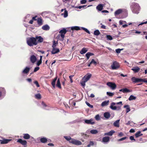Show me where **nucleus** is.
I'll list each match as a JSON object with an SVG mask.
<instances>
[{
	"label": "nucleus",
	"instance_id": "obj_1",
	"mask_svg": "<svg viewBox=\"0 0 147 147\" xmlns=\"http://www.w3.org/2000/svg\"><path fill=\"white\" fill-rule=\"evenodd\" d=\"M63 137L69 143L77 145L82 144V142L80 141L72 138L70 136H64Z\"/></svg>",
	"mask_w": 147,
	"mask_h": 147
},
{
	"label": "nucleus",
	"instance_id": "obj_2",
	"mask_svg": "<svg viewBox=\"0 0 147 147\" xmlns=\"http://www.w3.org/2000/svg\"><path fill=\"white\" fill-rule=\"evenodd\" d=\"M26 41L27 44L30 47L36 45L37 44V41L34 37L28 38H27Z\"/></svg>",
	"mask_w": 147,
	"mask_h": 147
},
{
	"label": "nucleus",
	"instance_id": "obj_3",
	"mask_svg": "<svg viewBox=\"0 0 147 147\" xmlns=\"http://www.w3.org/2000/svg\"><path fill=\"white\" fill-rule=\"evenodd\" d=\"M132 4L131 6L133 12L135 13L138 14L140 9V6L137 3H133Z\"/></svg>",
	"mask_w": 147,
	"mask_h": 147
},
{
	"label": "nucleus",
	"instance_id": "obj_4",
	"mask_svg": "<svg viewBox=\"0 0 147 147\" xmlns=\"http://www.w3.org/2000/svg\"><path fill=\"white\" fill-rule=\"evenodd\" d=\"M82 29L85 31L86 32H87L89 34H90V32L86 28L83 27H80L78 26H72L71 27V29L72 30H78L81 29Z\"/></svg>",
	"mask_w": 147,
	"mask_h": 147
},
{
	"label": "nucleus",
	"instance_id": "obj_5",
	"mask_svg": "<svg viewBox=\"0 0 147 147\" xmlns=\"http://www.w3.org/2000/svg\"><path fill=\"white\" fill-rule=\"evenodd\" d=\"M115 102H113L111 104L110 106V108L113 110H119L121 109V107L119 106L116 107L115 106Z\"/></svg>",
	"mask_w": 147,
	"mask_h": 147
},
{
	"label": "nucleus",
	"instance_id": "obj_6",
	"mask_svg": "<svg viewBox=\"0 0 147 147\" xmlns=\"http://www.w3.org/2000/svg\"><path fill=\"white\" fill-rule=\"evenodd\" d=\"M84 123L87 124L93 125L95 123V121L93 119H84Z\"/></svg>",
	"mask_w": 147,
	"mask_h": 147
},
{
	"label": "nucleus",
	"instance_id": "obj_7",
	"mask_svg": "<svg viewBox=\"0 0 147 147\" xmlns=\"http://www.w3.org/2000/svg\"><path fill=\"white\" fill-rule=\"evenodd\" d=\"M119 63L116 61H114L111 65V67L113 69H116L119 67Z\"/></svg>",
	"mask_w": 147,
	"mask_h": 147
},
{
	"label": "nucleus",
	"instance_id": "obj_8",
	"mask_svg": "<svg viewBox=\"0 0 147 147\" xmlns=\"http://www.w3.org/2000/svg\"><path fill=\"white\" fill-rule=\"evenodd\" d=\"M107 85L109 86L112 90H115L116 87V85L115 83L110 82H109L107 83Z\"/></svg>",
	"mask_w": 147,
	"mask_h": 147
},
{
	"label": "nucleus",
	"instance_id": "obj_9",
	"mask_svg": "<svg viewBox=\"0 0 147 147\" xmlns=\"http://www.w3.org/2000/svg\"><path fill=\"white\" fill-rule=\"evenodd\" d=\"M67 32V31L65 29L63 28V29L60 30L59 33L60 34V35L61 38H64L65 35Z\"/></svg>",
	"mask_w": 147,
	"mask_h": 147
},
{
	"label": "nucleus",
	"instance_id": "obj_10",
	"mask_svg": "<svg viewBox=\"0 0 147 147\" xmlns=\"http://www.w3.org/2000/svg\"><path fill=\"white\" fill-rule=\"evenodd\" d=\"M110 138L109 136L104 137L102 139V142L104 144H106L109 141Z\"/></svg>",
	"mask_w": 147,
	"mask_h": 147
},
{
	"label": "nucleus",
	"instance_id": "obj_11",
	"mask_svg": "<svg viewBox=\"0 0 147 147\" xmlns=\"http://www.w3.org/2000/svg\"><path fill=\"white\" fill-rule=\"evenodd\" d=\"M91 76V74H89L87 75L84 76L82 79L83 81H84L85 82H86L90 78Z\"/></svg>",
	"mask_w": 147,
	"mask_h": 147
},
{
	"label": "nucleus",
	"instance_id": "obj_12",
	"mask_svg": "<svg viewBox=\"0 0 147 147\" xmlns=\"http://www.w3.org/2000/svg\"><path fill=\"white\" fill-rule=\"evenodd\" d=\"M30 70V68L28 67H26L22 71V73L27 74L28 73Z\"/></svg>",
	"mask_w": 147,
	"mask_h": 147
},
{
	"label": "nucleus",
	"instance_id": "obj_13",
	"mask_svg": "<svg viewBox=\"0 0 147 147\" xmlns=\"http://www.w3.org/2000/svg\"><path fill=\"white\" fill-rule=\"evenodd\" d=\"M35 38L36 40H37V43L42 42L43 41V38L41 36H36Z\"/></svg>",
	"mask_w": 147,
	"mask_h": 147
},
{
	"label": "nucleus",
	"instance_id": "obj_14",
	"mask_svg": "<svg viewBox=\"0 0 147 147\" xmlns=\"http://www.w3.org/2000/svg\"><path fill=\"white\" fill-rule=\"evenodd\" d=\"M36 57L34 55H32L30 56V60L32 63H34L36 61Z\"/></svg>",
	"mask_w": 147,
	"mask_h": 147
},
{
	"label": "nucleus",
	"instance_id": "obj_15",
	"mask_svg": "<svg viewBox=\"0 0 147 147\" xmlns=\"http://www.w3.org/2000/svg\"><path fill=\"white\" fill-rule=\"evenodd\" d=\"M59 52V49L56 47L53 48V49L51 51V53L53 54H54L57 53Z\"/></svg>",
	"mask_w": 147,
	"mask_h": 147
},
{
	"label": "nucleus",
	"instance_id": "obj_16",
	"mask_svg": "<svg viewBox=\"0 0 147 147\" xmlns=\"http://www.w3.org/2000/svg\"><path fill=\"white\" fill-rule=\"evenodd\" d=\"M18 142H19L23 145H26L27 143L26 141L25 140H23L21 139H18L17 141Z\"/></svg>",
	"mask_w": 147,
	"mask_h": 147
},
{
	"label": "nucleus",
	"instance_id": "obj_17",
	"mask_svg": "<svg viewBox=\"0 0 147 147\" xmlns=\"http://www.w3.org/2000/svg\"><path fill=\"white\" fill-rule=\"evenodd\" d=\"M11 140L7 139H3V140H0V143L1 144H6L11 141Z\"/></svg>",
	"mask_w": 147,
	"mask_h": 147
},
{
	"label": "nucleus",
	"instance_id": "obj_18",
	"mask_svg": "<svg viewBox=\"0 0 147 147\" xmlns=\"http://www.w3.org/2000/svg\"><path fill=\"white\" fill-rule=\"evenodd\" d=\"M105 5L103 4H100L96 7V9L99 11H101L103 9V7Z\"/></svg>",
	"mask_w": 147,
	"mask_h": 147
},
{
	"label": "nucleus",
	"instance_id": "obj_19",
	"mask_svg": "<svg viewBox=\"0 0 147 147\" xmlns=\"http://www.w3.org/2000/svg\"><path fill=\"white\" fill-rule=\"evenodd\" d=\"M115 132L114 130H112L108 132L105 133L104 135L112 136Z\"/></svg>",
	"mask_w": 147,
	"mask_h": 147
},
{
	"label": "nucleus",
	"instance_id": "obj_20",
	"mask_svg": "<svg viewBox=\"0 0 147 147\" xmlns=\"http://www.w3.org/2000/svg\"><path fill=\"white\" fill-rule=\"evenodd\" d=\"M123 11L122 9H119L116 10L115 12V15L116 16L117 15H119Z\"/></svg>",
	"mask_w": 147,
	"mask_h": 147
},
{
	"label": "nucleus",
	"instance_id": "obj_21",
	"mask_svg": "<svg viewBox=\"0 0 147 147\" xmlns=\"http://www.w3.org/2000/svg\"><path fill=\"white\" fill-rule=\"evenodd\" d=\"M109 103V100H106L102 102L101 104V106L102 107H104L105 106H107L108 105Z\"/></svg>",
	"mask_w": 147,
	"mask_h": 147
},
{
	"label": "nucleus",
	"instance_id": "obj_22",
	"mask_svg": "<svg viewBox=\"0 0 147 147\" xmlns=\"http://www.w3.org/2000/svg\"><path fill=\"white\" fill-rule=\"evenodd\" d=\"M41 104L44 109L47 110L50 109L49 107L44 102H42Z\"/></svg>",
	"mask_w": 147,
	"mask_h": 147
},
{
	"label": "nucleus",
	"instance_id": "obj_23",
	"mask_svg": "<svg viewBox=\"0 0 147 147\" xmlns=\"http://www.w3.org/2000/svg\"><path fill=\"white\" fill-rule=\"evenodd\" d=\"M143 82L145 83H147V79H141L137 78V82Z\"/></svg>",
	"mask_w": 147,
	"mask_h": 147
},
{
	"label": "nucleus",
	"instance_id": "obj_24",
	"mask_svg": "<svg viewBox=\"0 0 147 147\" xmlns=\"http://www.w3.org/2000/svg\"><path fill=\"white\" fill-rule=\"evenodd\" d=\"M104 116L105 118L108 119L110 117L111 115L109 112H106L104 113Z\"/></svg>",
	"mask_w": 147,
	"mask_h": 147
},
{
	"label": "nucleus",
	"instance_id": "obj_25",
	"mask_svg": "<svg viewBox=\"0 0 147 147\" xmlns=\"http://www.w3.org/2000/svg\"><path fill=\"white\" fill-rule=\"evenodd\" d=\"M42 28L44 30H48L50 29V27L48 25L46 24L43 26Z\"/></svg>",
	"mask_w": 147,
	"mask_h": 147
},
{
	"label": "nucleus",
	"instance_id": "obj_26",
	"mask_svg": "<svg viewBox=\"0 0 147 147\" xmlns=\"http://www.w3.org/2000/svg\"><path fill=\"white\" fill-rule=\"evenodd\" d=\"M120 121V120H117L115 121L113 123V125L114 126L117 127H119V122Z\"/></svg>",
	"mask_w": 147,
	"mask_h": 147
},
{
	"label": "nucleus",
	"instance_id": "obj_27",
	"mask_svg": "<svg viewBox=\"0 0 147 147\" xmlns=\"http://www.w3.org/2000/svg\"><path fill=\"white\" fill-rule=\"evenodd\" d=\"M131 70L134 71L135 73L138 72L140 70V68L138 67H133L131 69Z\"/></svg>",
	"mask_w": 147,
	"mask_h": 147
},
{
	"label": "nucleus",
	"instance_id": "obj_28",
	"mask_svg": "<svg viewBox=\"0 0 147 147\" xmlns=\"http://www.w3.org/2000/svg\"><path fill=\"white\" fill-rule=\"evenodd\" d=\"M40 140L42 143H45L47 142V139L46 138L42 137L40 138Z\"/></svg>",
	"mask_w": 147,
	"mask_h": 147
},
{
	"label": "nucleus",
	"instance_id": "obj_29",
	"mask_svg": "<svg viewBox=\"0 0 147 147\" xmlns=\"http://www.w3.org/2000/svg\"><path fill=\"white\" fill-rule=\"evenodd\" d=\"M88 51V49L86 48H83L80 52V54H83L86 53Z\"/></svg>",
	"mask_w": 147,
	"mask_h": 147
},
{
	"label": "nucleus",
	"instance_id": "obj_30",
	"mask_svg": "<svg viewBox=\"0 0 147 147\" xmlns=\"http://www.w3.org/2000/svg\"><path fill=\"white\" fill-rule=\"evenodd\" d=\"M23 135V138L25 139H28L30 138V136L28 134H24Z\"/></svg>",
	"mask_w": 147,
	"mask_h": 147
},
{
	"label": "nucleus",
	"instance_id": "obj_31",
	"mask_svg": "<svg viewBox=\"0 0 147 147\" xmlns=\"http://www.w3.org/2000/svg\"><path fill=\"white\" fill-rule=\"evenodd\" d=\"M94 55V54L93 53L90 52H88L86 54V56L87 57V59L88 60L89 59L90 56L93 55Z\"/></svg>",
	"mask_w": 147,
	"mask_h": 147
},
{
	"label": "nucleus",
	"instance_id": "obj_32",
	"mask_svg": "<svg viewBox=\"0 0 147 147\" xmlns=\"http://www.w3.org/2000/svg\"><path fill=\"white\" fill-rule=\"evenodd\" d=\"M65 11L64 13H63L61 14V15L63 16V17L64 18H66L68 16V12L65 9H64Z\"/></svg>",
	"mask_w": 147,
	"mask_h": 147
},
{
	"label": "nucleus",
	"instance_id": "obj_33",
	"mask_svg": "<svg viewBox=\"0 0 147 147\" xmlns=\"http://www.w3.org/2000/svg\"><path fill=\"white\" fill-rule=\"evenodd\" d=\"M90 133L93 134H95L98 133V131L96 129H92L90 131Z\"/></svg>",
	"mask_w": 147,
	"mask_h": 147
},
{
	"label": "nucleus",
	"instance_id": "obj_34",
	"mask_svg": "<svg viewBox=\"0 0 147 147\" xmlns=\"http://www.w3.org/2000/svg\"><path fill=\"white\" fill-rule=\"evenodd\" d=\"M56 86L60 88H61V85L60 84V80L59 79H58L57 82V83L56 84Z\"/></svg>",
	"mask_w": 147,
	"mask_h": 147
},
{
	"label": "nucleus",
	"instance_id": "obj_35",
	"mask_svg": "<svg viewBox=\"0 0 147 147\" xmlns=\"http://www.w3.org/2000/svg\"><path fill=\"white\" fill-rule=\"evenodd\" d=\"M124 108H126V112L127 113L129 112L130 111V109L129 107V106L128 105H125L124 106Z\"/></svg>",
	"mask_w": 147,
	"mask_h": 147
},
{
	"label": "nucleus",
	"instance_id": "obj_36",
	"mask_svg": "<svg viewBox=\"0 0 147 147\" xmlns=\"http://www.w3.org/2000/svg\"><path fill=\"white\" fill-rule=\"evenodd\" d=\"M37 22L38 24L40 26L42 24V20L41 18H38L37 20Z\"/></svg>",
	"mask_w": 147,
	"mask_h": 147
},
{
	"label": "nucleus",
	"instance_id": "obj_37",
	"mask_svg": "<svg viewBox=\"0 0 147 147\" xmlns=\"http://www.w3.org/2000/svg\"><path fill=\"white\" fill-rule=\"evenodd\" d=\"M57 77H56L53 80L52 82V84L53 86V87L54 88H55V83L56 81L57 80Z\"/></svg>",
	"mask_w": 147,
	"mask_h": 147
},
{
	"label": "nucleus",
	"instance_id": "obj_38",
	"mask_svg": "<svg viewBox=\"0 0 147 147\" xmlns=\"http://www.w3.org/2000/svg\"><path fill=\"white\" fill-rule=\"evenodd\" d=\"M136 98V97L133 95H131L129 98L128 99L129 100H135Z\"/></svg>",
	"mask_w": 147,
	"mask_h": 147
},
{
	"label": "nucleus",
	"instance_id": "obj_39",
	"mask_svg": "<svg viewBox=\"0 0 147 147\" xmlns=\"http://www.w3.org/2000/svg\"><path fill=\"white\" fill-rule=\"evenodd\" d=\"M35 97L36 98L38 99H40L41 98V96L40 94H35Z\"/></svg>",
	"mask_w": 147,
	"mask_h": 147
},
{
	"label": "nucleus",
	"instance_id": "obj_40",
	"mask_svg": "<svg viewBox=\"0 0 147 147\" xmlns=\"http://www.w3.org/2000/svg\"><path fill=\"white\" fill-rule=\"evenodd\" d=\"M94 34L96 36H98L100 34V32L98 30H96L94 32Z\"/></svg>",
	"mask_w": 147,
	"mask_h": 147
},
{
	"label": "nucleus",
	"instance_id": "obj_41",
	"mask_svg": "<svg viewBox=\"0 0 147 147\" xmlns=\"http://www.w3.org/2000/svg\"><path fill=\"white\" fill-rule=\"evenodd\" d=\"M94 118L97 121L100 120V115L98 114H97L95 116Z\"/></svg>",
	"mask_w": 147,
	"mask_h": 147
},
{
	"label": "nucleus",
	"instance_id": "obj_42",
	"mask_svg": "<svg viewBox=\"0 0 147 147\" xmlns=\"http://www.w3.org/2000/svg\"><path fill=\"white\" fill-rule=\"evenodd\" d=\"M86 82H85L84 81H83L82 80L80 82V84L83 87H85V83Z\"/></svg>",
	"mask_w": 147,
	"mask_h": 147
},
{
	"label": "nucleus",
	"instance_id": "obj_43",
	"mask_svg": "<svg viewBox=\"0 0 147 147\" xmlns=\"http://www.w3.org/2000/svg\"><path fill=\"white\" fill-rule=\"evenodd\" d=\"M60 36H61L60 35V34H59L56 37V38H57V39L60 40L61 41H63L64 40V38H60Z\"/></svg>",
	"mask_w": 147,
	"mask_h": 147
},
{
	"label": "nucleus",
	"instance_id": "obj_44",
	"mask_svg": "<svg viewBox=\"0 0 147 147\" xmlns=\"http://www.w3.org/2000/svg\"><path fill=\"white\" fill-rule=\"evenodd\" d=\"M86 6H87L86 5H82V6H79L77 7H76V8H78L79 9H81L82 8H83L85 7H86Z\"/></svg>",
	"mask_w": 147,
	"mask_h": 147
},
{
	"label": "nucleus",
	"instance_id": "obj_45",
	"mask_svg": "<svg viewBox=\"0 0 147 147\" xmlns=\"http://www.w3.org/2000/svg\"><path fill=\"white\" fill-rule=\"evenodd\" d=\"M107 94L109 96H112L114 95V93H113L109 92H107Z\"/></svg>",
	"mask_w": 147,
	"mask_h": 147
},
{
	"label": "nucleus",
	"instance_id": "obj_46",
	"mask_svg": "<svg viewBox=\"0 0 147 147\" xmlns=\"http://www.w3.org/2000/svg\"><path fill=\"white\" fill-rule=\"evenodd\" d=\"M132 81L135 83L137 82V78H136L134 77H133L131 78Z\"/></svg>",
	"mask_w": 147,
	"mask_h": 147
},
{
	"label": "nucleus",
	"instance_id": "obj_47",
	"mask_svg": "<svg viewBox=\"0 0 147 147\" xmlns=\"http://www.w3.org/2000/svg\"><path fill=\"white\" fill-rule=\"evenodd\" d=\"M57 43H58L57 42H56L55 40H54L53 41V45H52V47H55Z\"/></svg>",
	"mask_w": 147,
	"mask_h": 147
},
{
	"label": "nucleus",
	"instance_id": "obj_48",
	"mask_svg": "<svg viewBox=\"0 0 147 147\" xmlns=\"http://www.w3.org/2000/svg\"><path fill=\"white\" fill-rule=\"evenodd\" d=\"M140 131H138L136 132L135 134V136L136 138H138L140 136Z\"/></svg>",
	"mask_w": 147,
	"mask_h": 147
},
{
	"label": "nucleus",
	"instance_id": "obj_49",
	"mask_svg": "<svg viewBox=\"0 0 147 147\" xmlns=\"http://www.w3.org/2000/svg\"><path fill=\"white\" fill-rule=\"evenodd\" d=\"M90 64H93L95 65H96L97 63L96 62L94 61V59H92L90 62Z\"/></svg>",
	"mask_w": 147,
	"mask_h": 147
},
{
	"label": "nucleus",
	"instance_id": "obj_50",
	"mask_svg": "<svg viewBox=\"0 0 147 147\" xmlns=\"http://www.w3.org/2000/svg\"><path fill=\"white\" fill-rule=\"evenodd\" d=\"M107 38L108 40H111L113 39L112 37L110 35H108L107 36Z\"/></svg>",
	"mask_w": 147,
	"mask_h": 147
},
{
	"label": "nucleus",
	"instance_id": "obj_51",
	"mask_svg": "<svg viewBox=\"0 0 147 147\" xmlns=\"http://www.w3.org/2000/svg\"><path fill=\"white\" fill-rule=\"evenodd\" d=\"M123 50V49H118L116 50V52L117 53H120L121 52V51Z\"/></svg>",
	"mask_w": 147,
	"mask_h": 147
},
{
	"label": "nucleus",
	"instance_id": "obj_52",
	"mask_svg": "<svg viewBox=\"0 0 147 147\" xmlns=\"http://www.w3.org/2000/svg\"><path fill=\"white\" fill-rule=\"evenodd\" d=\"M126 138H127V137H124L122 138L121 139L118 140L117 141H122L124 140H125Z\"/></svg>",
	"mask_w": 147,
	"mask_h": 147
},
{
	"label": "nucleus",
	"instance_id": "obj_53",
	"mask_svg": "<svg viewBox=\"0 0 147 147\" xmlns=\"http://www.w3.org/2000/svg\"><path fill=\"white\" fill-rule=\"evenodd\" d=\"M129 92V90L127 89V88H125L123 89V93Z\"/></svg>",
	"mask_w": 147,
	"mask_h": 147
},
{
	"label": "nucleus",
	"instance_id": "obj_54",
	"mask_svg": "<svg viewBox=\"0 0 147 147\" xmlns=\"http://www.w3.org/2000/svg\"><path fill=\"white\" fill-rule=\"evenodd\" d=\"M86 105L89 107H90L91 108H93V105H90V104L88 102H86Z\"/></svg>",
	"mask_w": 147,
	"mask_h": 147
},
{
	"label": "nucleus",
	"instance_id": "obj_55",
	"mask_svg": "<svg viewBox=\"0 0 147 147\" xmlns=\"http://www.w3.org/2000/svg\"><path fill=\"white\" fill-rule=\"evenodd\" d=\"M34 83L36 85L37 87H40V85L39 84L37 81H35L34 82Z\"/></svg>",
	"mask_w": 147,
	"mask_h": 147
},
{
	"label": "nucleus",
	"instance_id": "obj_56",
	"mask_svg": "<svg viewBox=\"0 0 147 147\" xmlns=\"http://www.w3.org/2000/svg\"><path fill=\"white\" fill-rule=\"evenodd\" d=\"M86 2V0H81L80 1V3L82 4H85Z\"/></svg>",
	"mask_w": 147,
	"mask_h": 147
},
{
	"label": "nucleus",
	"instance_id": "obj_57",
	"mask_svg": "<svg viewBox=\"0 0 147 147\" xmlns=\"http://www.w3.org/2000/svg\"><path fill=\"white\" fill-rule=\"evenodd\" d=\"M147 23V21H146L145 22H142L138 26H140V25H143V24H146Z\"/></svg>",
	"mask_w": 147,
	"mask_h": 147
},
{
	"label": "nucleus",
	"instance_id": "obj_58",
	"mask_svg": "<svg viewBox=\"0 0 147 147\" xmlns=\"http://www.w3.org/2000/svg\"><path fill=\"white\" fill-rule=\"evenodd\" d=\"M129 138L130 140H134V141H135L136 140L134 139V137L133 136H131Z\"/></svg>",
	"mask_w": 147,
	"mask_h": 147
},
{
	"label": "nucleus",
	"instance_id": "obj_59",
	"mask_svg": "<svg viewBox=\"0 0 147 147\" xmlns=\"http://www.w3.org/2000/svg\"><path fill=\"white\" fill-rule=\"evenodd\" d=\"M73 77V76L72 75H71L69 76V78L70 79V82H73V80H72V78Z\"/></svg>",
	"mask_w": 147,
	"mask_h": 147
},
{
	"label": "nucleus",
	"instance_id": "obj_60",
	"mask_svg": "<svg viewBox=\"0 0 147 147\" xmlns=\"http://www.w3.org/2000/svg\"><path fill=\"white\" fill-rule=\"evenodd\" d=\"M123 133L122 132H120L118 134V136L119 137H122V136H123Z\"/></svg>",
	"mask_w": 147,
	"mask_h": 147
},
{
	"label": "nucleus",
	"instance_id": "obj_61",
	"mask_svg": "<svg viewBox=\"0 0 147 147\" xmlns=\"http://www.w3.org/2000/svg\"><path fill=\"white\" fill-rule=\"evenodd\" d=\"M39 69V67H35L34 69V72L36 71H38Z\"/></svg>",
	"mask_w": 147,
	"mask_h": 147
},
{
	"label": "nucleus",
	"instance_id": "obj_62",
	"mask_svg": "<svg viewBox=\"0 0 147 147\" xmlns=\"http://www.w3.org/2000/svg\"><path fill=\"white\" fill-rule=\"evenodd\" d=\"M42 63V61L40 60L38 61L37 63V65L38 66H39Z\"/></svg>",
	"mask_w": 147,
	"mask_h": 147
},
{
	"label": "nucleus",
	"instance_id": "obj_63",
	"mask_svg": "<svg viewBox=\"0 0 147 147\" xmlns=\"http://www.w3.org/2000/svg\"><path fill=\"white\" fill-rule=\"evenodd\" d=\"M100 25H101L102 26H101V28L103 29H105L106 28V26L104 25H103L102 24V23L100 24Z\"/></svg>",
	"mask_w": 147,
	"mask_h": 147
},
{
	"label": "nucleus",
	"instance_id": "obj_64",
	"mask_svg": "<svg viewBox=\"0 0 147 147\" xmlns=\"http://www.w3.org/2000/svg\"><path fill=\"white\" fill-rule=\"evenodd\" d=\"M135 132V130L134 129H131L129 131L130 133H134Z\"/></svg>",
	"mask_w": 147,
	"mask_h": 147
}]
</instances>
